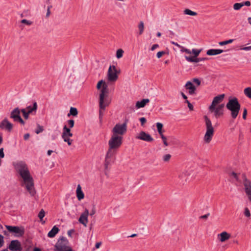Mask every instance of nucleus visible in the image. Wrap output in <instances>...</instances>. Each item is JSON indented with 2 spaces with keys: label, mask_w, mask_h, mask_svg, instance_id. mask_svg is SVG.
<instances>
[{
  "label": "nucleus",
  "mask_w": 251,
  "mask_h": 251,
  "mask_svg": "<svg viewBox=\"0 0 251 251\" xmlns=\"http://www.w3.org/2000/svg\"><path fill=\"white\" fill-rule=\"evenodd\" d=\"M16 171L23 179L22 186H25L31 196L36 194L34 180L30 175L27 164L23 161H19L14 164Z\"/></svg>",
  "instance_id": "f257e3e1"
},
{
  "label": "nucleus",
  "mask_w": 251,
  "mask_h": 251,
  "mask_svg": "<svg viewBox=\"0 0 251 251\" xmlns=\"http://www.w3.org/2000/svg\"><path fill=\"white\" fill-rule=\"evenodd\" d=\"M108 86L104 85L101 88L99 99V118L100 120H102L103 112L106 107L110 104L111 101L108 97Z\"/></svg>",
  "instance_id": "f03ea898"
},
{
  "label": "nucleus",
  "mask_w": 251,
  "mask_h": 251,
  "mask_svg": "<svg viewBox=\"0 0 251 251\" xmlns=\"http://www.w3.org/2000/svg\"><path fill=\"white\" fill-rule=\"evenodd\" d=\"M226 108L231 111V117L235 119L237 118L239 112L241 105L238 100L236 97H230L226 104Z\"/></svg>",
  "instance_id": "7ed1b4c3"
},
{
  "label": "nucleus",
  "mask_w": 251,
  "mask_h": 251,
  "mask_svg": "<svg viewBox=\"0 0 251 251\" xmlns=\"http://www.w3.org/2000/svg\"><path fill=\"white\" fill-rule=\"evenodd\" d=\"M68 124L69 128L66 125L63 126L62 138L64 142H67L69 146H71L73 140L70 139V138L73 136V133L71 132L70 128L74 127L75 122L73 120H69L68 121Z\"/></svg>",
  "instance_id": "20e7f679"
},
{
  "label": "nucleus",
  "mask_w": 251,
  "mask_h": 251,
  "mask_svg": "<svg viewBox=\"0 0 251 251\" xmlns=\"http://www.w3.org/2000/svg\"><path fill=\"white\" fill-rule=\"evenodd\" d=\"M204 119L205 122L206 131L204 137V140L205 143H209L212 140L214 135V128L212 126L211 122L208 117L205 115Z\"/></svg>",
  "instance_id": "39448f33"
},
{
  "label": "nucleus",
  "mask_w": 251,
  "mask_h": 251,
  "mask_svg": "<svg viewBox=\"0 0 251 251\" xmlns=\"http://www.w3.org/2000/svg\"><path fill=\"white\" fill-rule=\"evenodd\" d=\"M54 247L55 251H73L69 246L68 240L64 237L58 239Z\"/></svg>",
  "instance_id": "423d86ee"
},
{
  "label": "nucleus",
  "mask_w": 251,
  "mask_h": 251,
  "mask_svg": "<svg viewBox=\"0 0 251 251\" xmlns=\"http://www.w3.org/2000/svg\"><path fill=\"white\" fill-rule=\"evenodd\" d=\"M122 140L123 137L112 135L108 141V149L117 151L122 145Z\"/></svg>",
  "instance_id": "0eeeda50"
},
{
  "label": "nucleus",
  "mask_w": 251,
  "mask_h": 251,
  "mask_svg": "<svg viewBox=\"0 0 251 251\" xmlns=\"http://www.w3.org/2000/svg\"><path fill=\"white\" fill-rule=\"evenodd\" d=\"M6 228L10 233H13L16 237H22L25 234V228L23 226H5Z\"/></svg>",
  "instance_id": "6e6552de"
},
{
  "label": "nucleus",
  "mask_w": 251,
  "mask_h": 251,
  "mask_svg": "<svg viewBox=\"0 0 251 251\" xmlns=\"http://www.w3.org/2000/svg\"><path fill=\"white\" fill-rule=\"evenodd\" d=\"M116 153V151L108 149L104 160V167L105 169H107L108 166L114 162Z\"/></svg>",
  "instance_id": "1a4fd4ad"
},
{
  "label": "nucleus",
  "mask_w": 251,
  "mask_h": 251,
  "mask_svg": "<svg viewBox=\"0 0 251 251\" xmlns=\"http://www.w3.org/2000/svg\"><path fill=\"white\" fill-rule=\"evenodd\" d=\"M126 131V122L122 124H116L112 129V135L123 137Z\"/></svg>",
  "instance_id": "9d476101"
},
{
  "label": "nucleus",
  "mask_w": 251,
  "mask_h": 251,
  "mask_svg": "<svg viewBox=\"0 0 251 251\" xmlns=\"http://www.w3.org/2000/svg\"><path fill=\"white\" fill-rule=\"evenodd\" d=\"M118 71L115 66H110L108 73V80L110 82H115L118 79Z\"/></svg>",
  "instance_id": "9b49d317"
},
{
  "label": "nucleus",
  "mask_w": 251,
  "mask_h": 251,
  "mask_svg": "<svg viewBox=\"0 0 251 251\" xmlns=\"http://www.w3.org/2000/svg\"><path fill=\"white\" fill-rule=\"evenodd\" d=\"M225 104L224 103L219 105L217 107L216 106H214V108H212L211 106L209 107V109L211 112H214V116L217 118L222 116L224 115V108Z\"/></svg>",
  "instance_id": "f8f14e48"
},
{
  "label": "nucleus",
  "mask_w": 251,
  "mask_h": 251,
  "mask_svg": "<svg viewBox=\"0 0 251 251\" xmlns=\"http://www.w3.org/2000/svg\"><path fill=\"white\" fill-rule=\"evenodd\" d=\"M136 139L143 140L147 142H151L154 139L151 135L144 131H141L136 136Z\"/></svg>",
  "instance_id": "ddd939ff"
},
{
  "label": "nucleus",
  "mask_w": 251,
  "mask_h": 251,
  "mask_svg": "<svg viewBox=\"0 0 251 251\" xmlns=\"http://www.w3.org/2000/svg\"><path fill=\"white\" fill-rule=\"evenodd\" d=\"M243 184L245 187V192L248 197L249 200L251 202V181L245 177Z\"/></svg>",
  "instance_id": "4468645a"
},
{
  "label": "nucleus",
  "mask_w": 251,
  "mask_h": 251,
  "mask_svg": "<svg viewBox=\"0 0 251 251\" xmlns=\"http://www.w3.org/2000/svg\"><path fill=\"white\" fill-rule=\"evenodd\" d=\"M89 210L87 209H85L84 211L82 213L78 219V222L82 224L85 227L87 226V225L88 222V217L89 216Z\"/></svg>",
  "instance_id": "2eb2a0df"
},
{
  "label": "nucleus",
  "mask_w": 251,
  "mask_h": 251,
  "mask_svg": "<svg viewBox=\"0 0 251 251\" xmlns=\"http://www.w3.org/2000/svg\"><path fill=\"white\" fill-rule=\"evenodd\" d=\"M8 249L11 251H20L22 250L21 244L17 240H12L8 246Z\"/></svg>",
  "instance_id": "dca6fc26"
},
{
  "label": "nucleus",
  "mask_w": 251,
  "mask_h": 251,
  "mask_svg": "<svg viewBox=\"0 0 251 251\" xmlns=\"http://www.w3.org/2000/svg\"><path fill=\"white\" fill-rule=\"evenodd\" d=\"M0 128H5L10 131L13 128V125L8 121L7 119L5 118L1 122L0 124Z\"/></svg>",
  "instance_id": "f3484780"
},
{
  "label": "nucleus",
  "mask_w": 251,
  "mask_h": 251,
  "mask_svg": "<svg viewBox=\"0 0 251 251\" xmlns=\"http://www.w3.org/2000/svg\"><path fill=\"white\" fill-rule=\"evenodd\" d=\"M225 97V95L224 94H221L215 97L211 105L209 106H211L212 108H214V106H216L217 104L220 103L223 100Z\"/></svg>",
  "instance_id": "a211bd4d"
},
{
  "label": "nucleus",
  "mask_w": 251,
  "mask_h": 251,
  "mask_svg": "<svg viewBox=\"0 0 251 251\" xmlns=\"http://www.w3.org/2000/svg\"><path fill=\"white\" fill-rule=\"evenodd\" d=\"M20 110L17 107L14 109L11 112L10 118L13 119L14 121H17V119L20 117Z\"/></svg>",
  "instance_id": "6ab92c4d"
},
{
  "label": "nucleus",
  "mask_w": 251,
  "mask_h": 251,
  "mask_svg": "<svg viewBox=\"0 0 251 251\" xmlns=\"http://www.w3.org/2000/svg\"><path fill=\"white\" fill-rule=\"evenodd\" d=\"M186 89L189 90V93L190 95H193L195 93L196 88L193 83L191 81H188L185 84Z\"/></svg>",
  "instance_id": "aec40b11"
},
{
  "label": "nucleus",
  "mask_w": 251,
  "mask_h": 251,
  "mask_svg": "<svg viewBox=\"0 0 251 251\" xmlns=\"http://www.w3.org/2000/svg\"><path fill=\"white\" fill-rule=\"evenodd\" d=\"M224 51L221 49H209L206 51V54L209 56L216 55L220 54Z\"/></svg>",
  "instance_id": "412c9836"
},
{
  "label": "nucleus",
  "mask_w": 251,
  "mask_h": 251,
  "mask_svg": "<svg viewBox=\"0 0 251 251\" xmlns=\"http://www.w3.org/2000/svg\"><path fill=\"white\" fill-rule=\"evenodd\" d=\"M150 102L149 99H143L140 101H138L136 103V107L137 108H140L144 107L146 105Z\"/></svg>",
  "instance_id": "4be33fe9"
},
{
  "label": "nucleus",
  "mask_w": 251,
  "mask_h": 251,
  "mask_svg": "<svg viewBox=\"0 0 251 251\" xmlns=\"http://www.w3.org/2000/svg\"><path fill=\"white\" fill-rule=\"evenodd\" d=\"M76 197L78 200L80 201L84 199V194L81 190V187L80 185L78 184L77 186L76 191Z\"/></svg>",
  "instance_id": "5701e85b"
},
{
  "label": "nucleus",
  "mask_w": 251,
  "mask_h": 251,
  "mask_svg": "<svg viewBox=\"0 0 251 251\" xmlns=\"http://www.w3.org/2000/svg\"><path fill=\"white\" fill-rule=\"evenodd\" d=\"M37 103L36 102H34L33 103V106H28L26 108V110L30 114L34 113L35 114L37 109Z\"/></svg>",
  "instance_id": "b1692460"
},
{
  "label": "nucleus",
  "mask_w": 251,
  "mask_h": 251,
  "mask_svg": "<svg viewBox=\"0 0 251 251\" xmlns=\"http://www.w3.org/2000/svg\"><path fill=\"white\" fill-rule=\"evenodd\" d=\"M220 237V240L222 242H224L228 240L230 238V234L226 231H224L218 235Z\"/></svg>",
  "instance_id": "393cba45"
},
{
  "label": "nucleus",
  "mask_w": 251,
  "mask_h": 251,
  "mask_svg": "<svg viewBox=\"0 0 251 251\" xmlns=\"http://www.w3.org/2000/svg\"><path fill=\"white\" fill-rule=\"evenodd\" d=\"M59 229L56 226H54L50 231L48 234L49 237L52 238L58 232Z\"/></svg>",
  "instance_id": "a878e982"
},
{
  "label": "nucleus",
  "mask_w": 251,
  "mask_h": 251,
  "mask_svg": "<svg viewBox=\"0 0 251 251\" xmlns=\"http://www.w3.org/2000/svg\"><path fill=\"white\" fill-rule=\"evenodd\" d=\"M156 126L157 131H158L159 134L160 135L163 134V133L164 131L163 130V124L161 123L158 122L156 124Z\"/></svg>",
  "instance_id": "bb28decb"
},
{
  "label": "nucleus",
  "mask_w": 251,
  "mask_h": 251,
  "mask_svg": "<svg viewBox=\"0 0 251 251\" xmlns=\"http://www.w3.org/2000/svg\"><path fill=\"white\" fill-rule=\"evenodd\" d=\"M184 14L185 15H188L190 16H197L198 13L195 11H193L189 9H185L184 11Z\"/></svg>",
  "instance_id": "cd10ccee"
},
{
  "label": "nucleus",
  "mask_w": 251,
  "mask_h": 251,
  "mask_svg": "<svg viewBox=\"0 0 251 251\" xmlns=\"http://www.w3.org/2000/svg\"><path fill=\"white\" fill-rule=\"evenodd\" d=\"M78 111L76 108L71 107L70 110V113L68 114V116H70L71 115L74 116H75L77 115Z\"/></svg>",
  "instance_id": "c85d7f7f"
},
{
  "label": "nucleus",
  "mask_w": 251,
  "mask_h": 251,
  "mask_svg": "<svg viewBox=\"0 0 251 251\" xmlns=\"http://www.w3.org/2000/svg\"><path fill=\"white\" fill-rule=\"evenodd\" d=\"M234 40H235V39H229V40H225V41H221V42H219V45L220 46L226 45L232 43Z\"/></svg>",
  "instance_id": "c756f323"
},
{
  "label": "nucleus",
  "mask_w": 251,
  "mask_h": 251,
  "mask_svg": "<svg viewBox=\"0 0 251 251\" xmlns=\"http://www.w3.org/2000/svg\"><path fill=\"white\" fill-rule=\"evenodd\" d=\"M185 58L189 62L196 63L197 57H195L194 56H185Z\"/></svg>",
  "instance_id": "7c9ffc66"
},
{
  "label": "nucleus",
  "mask_w": 251,
  "mask_h": 251,
  "mask_svg": "<svg viewBox=\"0 0 251 251\" xmlns=\"http://www.w3.org/2000/svg\"><path fill=\"white\" fill-rule=\"evenodd\" d=\"M245 95L249 98H251V87H247L244 91Z\"/></svg>",
  "instance_id": "2f4dec72"
},
{
  "label": "nucleus",
  "mask_w": 251,
  "mask_h": 251,
  "mask_svg": "<svg viewBox=\"0 0 251 251\" xmlns=\"http://www.w3.org/2000/svg\"><path fill=\"white\" fill-rule=\"evenodd\" d=\"M139 34L141 35L143 33L144 29V25L143 21H141L138 25Z\"/></svg>",
  "instance_id": "473e14b6"
},
{
  "label": "nucleus",
  "mask_w": 251,
  "mask_h": 251,
  "mask_svg": "<svg viewBox=\"0 0 251 251\" xmlns=\"http://www.w3.org/2000/svg\"><path fill=\"white\" fill-rule=\"evenodd\" d=\"M201 51V49L200 50H197L196 49H193L191 51V53H193L194 54V56L195 57H198Z\"/></svg>",
  "instance_id": "72a5a7b5"
},
{
  "label": "nucleus",
  "mask_w": 251,
  "mask_h": 251,
  "mask_svg": "<svg viewBox=\"0 0 251 251\" xmlns=\"http://www.w3.org/2000/svg\"><path fill=\"white\" fill-rule=\"evenodd\" d=\"M124 51L122 49H118L116 52V57L118 59L121 58L123 56Z\"/></svg>",
  "instance_id": "f704fd0d"
},
{
  "label": "nucleus",
  "mask_w": 251,
  "mask_h": 251,
  "mask_svg": "<svg viewBox=\"0 0 251 251\" xmlns=\"http://www.w3.org/2000/svg\"><path fill=\"white\" fill-rule=\"evenodd\" d=\"M243 7L242 3H235L233 5V9L235 10H239Z\"/></svg>",
  "instance_id": "c9c22d12"
},
{
  "label": "nucleus",
  "mask_w": 251,
  "mask_h": 251,
  "mask_svg": "<svg viewBox=\"0 0 251 251\" xmlns=\"http://www.w3.org/2000/svg\"><path fill=\"white\" fill-rule=\"evenodd\" d=\"M21 112L23 113L25 119H27L28 118L29 115L30 114V113H28V112L27 110H26V109H22L21 110Z\"/></svg>",
  "instance_id": "e433bc0d"
},
{
  "label": "nucleus",
  "mask_w": 251,
  "mask_h": 251,
  "mask_svg": "<svg viewBox=\"0 0 251 251\" xmlns=\"http://www.w3.org/2000/svg\"><path fill=\"white\" fill-rule=\"evenodd\" d=\"M104 85H107V84L105 83V82L104 81H103L102 80H101L99 81V82L98 83V84L97 85V88L98 89H100L101 87H102V88Z\"/></svg>",
  "instance_id": "4c0bfd02"
},
{
  "label": "nucleus",
  "mask_w": 251,
  "mask_h": 251,
  "mask_svg": "<svg viewBox=\"0 0 251 251\" xmlns=\"http://www.w3.org/2000/svg\"><path fill=\"white\" fill-rule=\"evenodd\" d=\"M45 215V211L43 209H41L40 211L39 212L38 214V217L40 219V221H42L43 220V218L44 217Z\"/></svg>",
  "instance_id": "58836bf2"
},
{
  "label": "nucleus",
  "mask_w": 251,
  "mask_h": 251,
  "mask_svg": "<svg viewBox=\"0 0 251 251\" xmlns=\"http://www.w3.org/2000/svg\"><path fill=\"white\" fill-rule=\"evenodd\" d=\"M171 158V155L170 154H166L163 157V160L164 162H168Z\"/></svg>",
  "instance_id": "ea45409f"
},
{
  "label": "nucleus",
  "mask_w": 251,
  "mask_h": 251,
  "mask_svg": "<svg viewBox=\"0 0 251 251\" xmlns=\"http://www.w3.org/2000/svg\"><path fill=\"white\" fill-rule=\"evenodd\" d=\"M21 23L22 24H25L27 25H30L32 24V22L31 21L27 20L26 19H23L21 20Z\"/></svg>",
  "instance_id": "a19ab883"
},
{
  "label": "nucleus",
  "mask_w": 251,
  "mask_h": 251,
  "mask_svg": "<svg viewBox=\"0 0 251 251\" xmlns=\"http://www.w3.org/2000/svg\"><path fill=\"white\" fill-rule=\"evenodd\" d=\"M160 136L161 139L163 140V142L164 145L165 146H168L169 144L167 142V138L163 135V134H162V135H160Z\"/></svg>",
  "instance_id": "79ce46f5"
},
{
  "label": "nucleus",
  "mask_w": 251,
  "mask_h": 251,
  "mask_svg": "<svg viewBox=\"0 0 251 251\" xmlns=\"http://www.w3.org/2000/svg\"><path fill=\"white\" fill-rule=\"evenodd\" d=\"M244 215L247 217H250L251 216V213L248 207H246L245 208Z\"/></svg>",
  "instance_id": "37998d69"
},
{
  "label": "nucleus",
  "mask_w": 251,
  "mask_h": 251,
  "mask_svg": "<svg viewBox=\"0 0 251 251\" xmlns=\"http://www.w3.org/2000/svg\"><path fill=\"white\" fill-rule=\"evenodd\" d=\"M139 121L141 123V125L144 126L145 123L147 122V119L145 117H141L139 118Z\"/></svg>",
  "instance_id": "c03bdc74"
},
{
  "label": "nucleus",
  "mask_w": 251,
  "mask_h": 251,
  "mask_svg": "<svg viewBox=\"0 0 251 251\" xmlns=\"http://www.w3.org/2000/svg\"><path fill=\"white\" fill-rule=\"evenodd\" d=\"M166 53L165 51H158L156 54V56L158 58H161L163 55Z\"/></svg>",
  "instance_id": "a18cd8bd"
},
{
  "label": "nucleus",
  "mask_w": 251,
  "mask_h": 251,
  "mask_svg": "<svg viewBox=\"0 0 251 251\" xmlns=\"http://www.w3.org/2000/svg\"><path fill=\"white\" fill-rule=\"evenodd\" d=\"M193 82L197 84V86H199L201 84V80L197 78H194L193 79Z\"/></svg>",
  "instance_id": "49530a36"
},
{
  "label": "nucleus",
  "mask_w": 251,
  "mask_h": 251,
  "mask_svg": "<svg viewBox=\"0 0 251 251\" xmlns=\"http://www.w3.org/2000/svg\"><path fill=\"white\" fill-rule=\"evenodd\" d=\"M181 51L185 52L188 54H191V51L190 50L185 48L184 47L182 48V49H181Z\"/></svg>",
  "instance_id": "de8ad7c7"
},
{
  "label": "nucleus",
  "mask_w": 251,
  "mask_h": 251,
  "mask_svg": "<svg viewBox=\"0 0 251 251\" xmlns=\"http://www.w3.org/2000/svg\"><path fill=\"white\" fill-rule=\"evenodd\" d=\"M44 129L43 126L38 125V129L36 131L37 134H39L43 131Z\"/></svg>",
  "instance_id": "09e8293b"
},
{
  "label": "nucleus",
  "mask_w": 251,
  "mask_h": 251,
  "mask_svg": "<svg viewBox=\"0 0 251 251\" xmlns=\"http://www.w3.org/2000/svg\"><path fill=\"white\" fill-rule=\"evenodd\" d=\"M208 60V58L207 57H197L196 63H198L200 61H205Z\"/></svg>",
  "instance_id": "8fccbe9b"
},
{
  "label": "nucleus",
  "mask_w": 251,
  "mask_h": 251,
  "mask_svg": "<svg viewBox=\"0 0 251 251\" xmlns=\"http://www.w3.org/2000/svg\"><path fill=\"white\" fill-rule=\"evenodd\" d=\"M243 6H250L251 5V3L250 1H245L242 2Z\"/></svg>",
  "instance_id": "3c124183"
},
{
  "label": "nucleus",
  "mask_w": 251,
  "mask_h": 251,
  "mask_svg": "<svg viewBox=\"0 0 251 251\" xmlns=\"http://www.w3.org/2000/svg\"><path fill=\"white\" fill-rule=\"evenodd\" d=\"M247 109L246 108H244L243 113V119L244 120H246L247 118Z\"/></svg>",
  "instance_id": "603ef678"
},
{
  "label": "nucleus",
  "mask_w": 251,
  "mask_h": 251,
  "mask_svg": "<svg viewBox=\"0 0 251 251\" xmlns=\"http://www.w3.org/2000/svg\"><path fill=\"white\" fill-rule=\"evenodd\" d=\"M231 176L236 179V180H238V177L237 174L234 172H232L231 174Z\"/></svg>",
  "instance_id": "864d4df0"
},
{
  "label": "nucleus",
  "mask_w": 251,
  "mask_h": 251,
  "mask_svg": "<svg viewBox=\"0 0 251 251\" xmlns=\"http://www.w3.org/2000/svg\"><path fill=\"white\" fill-rule=\"evenodd\" d=\"M4 156V154L3 152V148H1L0 149V158H2Z\"/></svg>",
  "instance_id": "5fc2aeb1"
},
{
  "label": "nucleus",
  "mask_w": 251,
  "mask_h": 251,
  "mask_svg": "<svg viewBox=\"0 0 251 251\" xmlns=\"http://www.w3.org/2000/svg\"><path fill=\"white\" fill-rule=\"evenodd\" d=\"M3 244V236L0 235V247H2Z\"/></svg>",
  "instance_id": "6e6d98bb"
},
{
  "label": "nucleus",
  "mask_w": 251,
  "mask_h": 251,
  "mask_svg": "<svg viewBox=\"0 0 251 251\" xmlns=\"http://www.w3.org/2000/svg\"><path fill=\"white\" fill-rule=\"evenodd\" d=\"M16 122H20L23 125H24L25 124V122L23 121V120L22 119V118L21 117L17 119Z\"/></svg>",
  "instance_id": "4d7b16f0"
},
{
  "label": "nucleus",
  "mask_w": 251,
  "mask_h": 251,
  "mask_svg": "<svg viewBox=\"0 0 251 251\" xmlns=\"http://www.w3.org/2000/svg\"><path fill=\"white\" fill-rule=\"evenodd\" d=\"M51 7V6H49L48 7L47 12V14H46V17H48L50 16V9Z\"/></svg>",
  "instance_id": "13d9d810"
},
{
  "label": "nucleus",
  "mask_w": 251,
  "mask_h": 251,
  "mask_svg": "<svg viewBox=\"0 0 251 251\" xmlns=\"http://www.w3.org/2000/svg\"><path fill=\"white\" fill-rule=\"evenodd\" d=\"M159 47V45L157 44H154L152 46L151 50H154L155 49Z\"/></svg>",
  "instance_id": "bf43d9fd"
},
{
  "label": "nucleus",
  "mask_w": 251,
  "mask_h": 251,
  "mask_svg": "<svg viewBox=\"0 0 251 251\" xmlns=\"http://www.w3.org/2000/svg\"><path fill=\"white\" fill-rule=\"evenodd\" d=\"M169 32V36L171 38H173L174 36H175V33L171 31V30H169L168 31Z\"/></svg>",
  "instance_id": "052dcab7"
},
{
  "label": "nucleus",
  "mask_w": 251,
  "mask_h": 251,
  "mask_svg": "<svg viewBox=\"0 0 251 251\" xmlns=\"http://www.w3.org/2000/svg\"><path fill=\"white\" fill-rule=\"evenodd\" d=\"M209 215V213H207L206 214H205L204 215H202L201 216L200 218V219H206L207 218V217H208V216Z\"/></svg>",
  "instance_id": "680f3d73"
},
{
  "label": "nucleus",
  "mask_w": 251,
  "mask_h": 251,
  "mask_svg": "<svg viewBox=\"0 0 251 251\" xmlns=\"http://www.w3.org/2000/svg\"><path fill=\"white\" fill-rule=\"evenodd\" d=\"M96 213V210H95V207L94 206L93 208L92 209L90 213V215L91 216H93V215H94Z\"/></svg>",
  "instance_id": "e2e57ef3"
},
{
  "label": "nucleus",
  "mask_w": 251,
  "mask_h": 251,
  "mask_svg": "<svg viewBox=\"0 0 251 251\" xmlns=\"http://www.w3.org/2000/svg\"><path fill=\"white\" fill-rule=\"evenodd\" d=\"M30 135L29 133H26L24 136V138L25 140H27L29 138Z\"/></svg>",
  "instance_id": "0e129e2a"
},
{
  "label": "nucleus",
  "mask_w": 251,
  "mask_h": 251,
  "mask_svg": "<svg viewBox=\"0 0 251 251\" xmlns=\"http://www.w3.org/2000/svg\"><path fill=\"white\" fill-rule=\"evenodd\" d=\"M188 108H189L190 110H193V108H194L193 105L191 103H188Z\"/></svg>",
  "instance_id": "69168bd1"
},
{
  "label": "nucleus",
  "mask_w": 251,
  "mask_h": 251,
  "mask_svg": "<svg viewBox=\"0 0 251 251\" xmlns=\"http://www.w3.org/2000/svg\"><path fill=\"white\" fill-rule=\"evenodd\" d=\"M74 232V230H73V229H71V230H69L68 231V233H67L68 236H70V237H71L72 236V234Z\"/></svg>",
  "instance_id": "338daca9"
},
{
  "label": "nucleus",
  "mask_w": 251,
  "mask_h": 251,
  "mask_svg": "<svg viewBox=\"0 0 251 251\" xmlns=\"http://www.w3.org/2000/svg\"><path fill=\"white\" fill-rule=\"evenodd\" d=\"M242 50H251V46L249 47H245L242 49Z\"/></svg>",
  "instance_id": "774afa93"
}]
</instances>
